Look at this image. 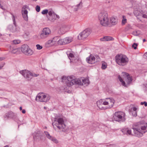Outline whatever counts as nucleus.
I'll return each instance as SVG.
<instances>
[{
	"instance_id": "obj_1",
	"label": "nucleus",
	"mask_w": 147,
	"mask_h": 147,
	"mask_svg": "<svg viewBox=\"0 0 147 147\" xmlns=\"http://www.w3.org/2000/svg\"><path fill=\"white\" fill-rule=\"evenodd\" d=\"M115 101L113 99L106 98L105 100L100 99L97 102L98 107L100 109H105L112 107L114 104Z\"/></svg>"
},
{
	"instance_id": "obj_2",
	"label": "nucleus",
	"mask_w": 147,
	"mask_h": 147,
	"mask_svg": "<svg viewBox=\"0 0 147 147\" xmlns=\"http://www.w3.org/2000/svg\"><path fill=\"white\" fill-rule=\"evenodd\" d=\"M52 123V125L55 129H57L58 131L65 132L66 131V127L64 123V120L62 117L56 118Z\"/></svg>"
},
{
	"instance_id": "obj_3",
	"label": "nucleus",
	"mask_w": 147,
	"mask_h": 147,
	"mask_svg": "<svg viewBox=\"0 0 147 147\" xmlns=\"http://www.w3.org/2000/svg\"><path fill=\"white\" fill-rule=\"evenodd\" d=\"M98 19L100 24L103 26H107L109 25V20L107 12L103 11L100 13L98 16Z\"/></svg>"
},
{
	"instance_id": "obj_4",
	"label": "nucleus",
	"mask_w": 147,
	"mask_h": 147,
	"mask_svg": "<svg viewBox=\"0 0 147 147\" xmlns=\"http://www.w3.org/2000/svg\"><path fill=\"white\" fill-rule=\"evenodd\" d=\"M133 129L135 136L138 137H142L144 133L147 131V124L141 126V130L135 126H133Z\"/></svg>"
},
{
	"instance_id": "obj_5",
	"label": "nucleus",
	"mask_w": 147,
	"mask_h": 147,
	"mask_svg": "<svg viewBox=\"0 0 147 147\" xmlns=\"http://www.w3.org/2000/svg\"><path fill=\"white\" fill-rule=\"evenodd\" d=\"M117 63L120 66H124L127 64L129 61L128 58L125 55H118L115 57Z\"/></svg>"
},
{
	"instance_id": "obj_6",
	"label": "nucleus",
	"mask_w": 147,
	"mask_h": 147,
	"mask_svg": "<svg viewBox=\"0 0 147 147\" xmlns=\"http://www.w3.org/2000/svg\"><path fill=\"white\" fill-rule=\"evenodd\" d=\"M114 120L120 123L125 121L126 120L125 114L121 111L116 112L113 116Z\"/></svg>"
},
{
	"instance_id": "obj_7",
	"label": "nucleus",
	"mask_w": 147,
	"mask_h": 147,
	"mask_svg": "<svg viewBox=\"0 0 147 147\" xmlns=\"http://www.w3.org/2000/svg\"><path fill=\"white\" fill-rule=\"evenodd\" d=\"M122 74L123 75H125V81L126 83L123 80L119 75L118 76V78L120 82L121 83V84L123 86L127 87L131 83L132 79L128 74L125 72H123Z\"/></svg>"
},
{
	"instance_id": "obj_8",
	"label": "nucleus",
	"mask_w": 147,
	"mask_h": 147,
	"mask_svg": "<svg viewBox=\"0 0 147 147\" xmlns=\"http://www.w3.org/2000/svg\"><path fill=\"white\" fill-rule=\"evenodd\" d=\"M71 82L69 85H73L74 84H78L80 85H85L87 86L89 84L88 80L85 79L84 78H82L80 79H75V80H72Z\"/></svg>"
},
{
	"instance_id": "obj_9",
	"label": "nucleus",
	"mask_w": 147,
	"mask_h": 147,
	"mask_svg": "<svg viewBox=\"0 0 147 147\" xmlns=\"http://www.w3.org/2000/svg\"><path fill=\"white\" fill-rule=\"evenodd\" d=\"M50 98V96L47 94L43 93H39L36 96V100L37 101L46 102Z\"/></svg>"
},
{
	"instance_id": "obj_10",
	"label": "nucleus",
	"mask_w": 147,
	"mask_h": 147,
	"mask_svg": "<svg viewBox=\"0 0 147 147\" xmlns=\"http://www.w3.org/2000/svg\"><path fill=\"white\" fill-rule=\"evenodd\" d=\"M86 61L89 63L93 64L100 60V57L97 55H93L91 54L86 58Z\"/></svg>"
},
{
	"instance_id": "obj_11",
	"label": "nucleus",
	"mask_w": 147,
	"mask_h": 147,
	"mask_svg": "<svg viewBox=\"0 0 147 147\" xmlns=\"http://www.w3.org/2000/svg\"><path fill=\"white\" fill-rule=\"evenodd\" d=\"M91 30L89 29H86L80 33L78 36L79 40H83L86 38L90 34Z\"/></svg>"
},
{
	"instance_id": "obj_12",
	"label": "nucleus",
	"mask_w": 147,
	"mask_h": 147,
	"mask_svg": "<svg viewBox=\"0 0 147 147\" xmlns=\"http://www.w3.org/2000/svg\"><path fill=\"white\" fill-rule=\"evenodd\" d=\"M62 81L63 82L65 81V82L66 84V85L68 86H71L72 85H69L70 84L71 82H72V80H75L74 76H68L67 77H66L65 76H63L62 78Z\"/></svg>"
},
{
	"instance_id": "obj_13",
	"label": "nucleus",
	"mask_w": 147,
	"mask_h": 147,
	"mask_svg": "<svg viewBox=\"0 0 147 147\" xmlns=\"http://www.w3.org/2000/svg\"><path fill=\"white\" fill-rule=\"evenodd\" d=\"M51 33V31L48 28H44L40 34L41 38L45 39Z\"/></svg>"
},
{
	"instance_id": "obj_14",
	"label": "nucleus",
	"mask_w": 147,
	"mask_h": 147,
	"mask_svg": "<svg viewBox=\"0 0 147 147\" xmlns=\"http://www.w3.org/2000/svg\"><path fill=\"white\" fill-rule=\"evenodd\" d=\"M20 73L27 80L30 81L31 79V72L29 71L24 70L20 71Z\"/></svg>"
},
{
	"instance_id": "obj_15",
	"label": "nucleus",
	"mask_w": 147,
	"mask_h": 147,
	"mask_svg": "<svg viewBox=\"0 0 147 147\" xmlns=\"http://www.w3.org/2000/svg\"><path fill=\"white\" fill-rule=\"evenodd\" d=\"M71 37H67L63 39H59L57 41L58 44L60 45H64L69 43L72 41Z\"/></svg>"
},
{
	"instance_id": "obj_16",
	"label": "nucleus",
	"mask_w": 147,
	"mask_h": 147,
	"mask_svg": "<svg viewBox=\"0 0 147 147\" xmlns=\"http://www.w3.org/2000/svg\"><path fill=\"white\" fill-rule=\"evenodd\" d=\"M48 14L49 16H48L47 17L48 19L51 21H53L54 20H56L57 18H59V16L55 14L52 10L49 11Z\"/></svg>"
},
{
	"instance_id": "obj_17",
	"label": "nucleus",
	"mask_w": 147,
	"mask_h": 147,
	"mask_svg": "<svg viewBox=\"0 0 147 147\" xmlns=\"http://www.w3.org/2000/svg\"><path fill=\"white\" fill-rule=\"evenodd\" d=\"M17 117V115L11 111L6 113L5 115V117L7 118L12 119H16Z\"/></svg>"
},
{
	"instance_id": "obj_18",
	"label": "nucleus",
	"mask_w": 147,
	"mask_h": 147,
	"mask_svg": "<svg viewBox=\"0 0 147 147\" xmlns=\"http://www.w3.org/2000/svg\"><path fill=\"white\" fill-rule=\"evenodd\" d=\"M44 133L46 137L49 140L56 144L58 143V141L56 138L53 136H51L48 132L45 131L44 132Z\"/></svg>"
},
{
	"instance_id": "obj_19",
	"label": "nucleus",
	"mask_w": 147,
	"mask_h": 147,
	"mask_svg": "<svg viewBox=\"0 0 147 147\" xmlns=\"http://www.w3.org/2000/svg\"><path fill=\"white\" fill-rule=\"evenodd\" d=\"M109 20V25L108 26H109L111 25H115L117 24L118 22V20L117 19L113 17H111L110 18Z\"/></svg>"
},
{
	"instance_id": "obj_20",
	"label": "nucleus",
	"mask_w": 147,
	"mask_h": 147,
	"mask_svg": "<svg viewBox=\"0 0 147 147\" xmlns=\"http://www.w3.org/2000/svg\"><path fill=\"white\" fill-rule=\"evenodd\" d=\"M71 63L72 62L76 64L80 62V60L78 57H74V58L69 59Z\"/></svg>"
},
{
	"instance_id": "obj_21",
	"label": "nucleus",
	"mask_w": 147,
	"mask_h": 147,
	"mask_svg": "<svg viewBox=\"0 0 147 147\" xmlns=\"http://www.w3.org/2000/svg\"><path fill=\"white\" fill-rule=\"evenodd\" d=\"M29 47L27 45L24 44L22 45L21 47V51L24 54H25L27 50H28Z\"/></svg>"
},
{
	"instance_id": "obj_22",
	"label": "nucleus",
	"mask_w": 147,
	"mask_h": 147,
	"mask_svg": "<svg viewBox=\"0 0 147 147\" xmlns=\"http://www.w3.org/2000/svg\"><path fill=\"white\" fill-rule=\"evenodd\" d=\"M113 38L111 36H105L100 39L101 41H108L113 40Z\"/></svg>"
},
{
	"instance_id": "obj_23",
	"label": "nucleus",
	"mask_w": 147,
	"mask_h": 147,
	"mask_svg": "<svg viewBox=\"0 0 147 147\" xmlns=\"http://www.w3.org/2000/svg\"><path fill=\"white\" fill-rule=\"evenodd\" d=\"M33 52L32 50L31 49L28 48V50H27L25 54L27 55H31L33 54Z\"/></svg>"
},
{
	"instance_id": "obj_24",
	"label": "nucleus",
	"mask_w": 147,
	"mask_h": 147,
	"mask_svg": "<svg viewBox=\"0 0 147 147\" xmlns=\"http://www.w3.org/2000/svg\"><path fill=\"white\" fill-rule=\"evenodd\" d=\"M142 11L140 12V11H138L137 9H135L134 12V15L137 17L139 16H140Z\"/></svg>"
},
{
	"instance_id": "obj_25",
	"label": "nucleus",
	"mask_w": 147,
	"mask_h": 147,
	"mask_svg": "<svg viewBox=\"0 0 147 147\" xmlns=\"http://www.w3.org/2000/svg\"><path fill=\"white\" fill-rule=\"evenodd\" d=\"M65 28H64L63 27H61L59 31V33L61 34H64L66 32V31L65 30Z\"/></svg>"
},
{
	"instance_id": "obj_26",
	"label": "nucleus",
	"mask_w": 147,
	"mask_h": 147,
	"mask_svg": "<svg viewBox=\"0 0 147 147\" xmlns=\"http://www.w3.org/2000/svg\"><path fill=\"white\" fill-rule=\"evenodd\" d=\"M122 18L121 24L122 25H123L127 22V20L125 16H123Z\"/></svg>"
},
{
	"instance_id": "obj_27",
	"label": "nucleus",
	"mask_w": 147,
	"mask_h": 147,
	"mask_svg": "<svg viewBox=\"0 0 147 147\" xmlns=\"http://www.w3.org/2000/svg\"><path fill=\"white\" fill-rule=\"evenodd\" d=\"M54 44V43L53 41L52 40H48L46 42V45H47L48 47Z\"/></svg>"
},
{
	"instance_id": "obj_28",
	"label": "nucleus",
	"mask_w": 147,
	"mask_h": 147,
	"mask_svg": "<svg viewBox=\"0 0 147 147\" xmlns=\"http://www.w3.org/2000/svg\"><path fill=\"white\" fill-rule=\"evenodd\" d=\"M10 13L11 14V15L12 16V18L13 21V24L14 25L16 26V23L15 20L16 17L12 13Z\"/></svg>"
},
{
	"instance_id": "obj_29",
	"label": "nucleus",
	"mask_w": 147,
	"mask_h": 147,
	"mask_svg": "<svg viewBox=\"0 0 147 147\" xmlns=\"http://www.w3.org/2000/svg\"><path fill=\"white\" fill-rule=\"evenodd\" d=\"M16 26L14 25V26H11V28L10 29L11 31L12 32H14L17 31V30L16 29Z\"/></svg>"
},
{
	"instance_id": "obj_30",
	"label": "nucleus",
	"mask_w": 147,
	"mask_h": 147,
	"mask_svg": "<svg viewBox=\"0 0 147 147\" xmlns=\"http://www.w3.org/2000/svg\"><path fill=\"white\" fill-rule=\"evenodd\" d=\"M59 37L58 36H57L54 37L52 39L54 43V44L55 43V42L57 41H58V40L59 39Z\"/></svg>"
},
{
	"instance_id": "obj_31",
	"label": "nucleus",
	"mask_w": 147,
	"mask_h": 147,
	"mask_svg": "<svg viewBox=\"0 0 147 147\" xmlns=\"http://www.w3.org/2000/svg\"><path fill=\"white\" fill-rule=\"evenodd\" d=\"M107 64L105 62H103L102 63V69H105L107 67Z\"/></svg>"
},
{
	"instance_id": "obj_32",
	"label": "nucleus",
	"mask_w": 147,
	"mask_h": 147,
	"mask_svg": "<svg viewBox=\"0 0 147 147\" xmlns=\"http://www.w3.org/2000/svg\"><path fill=\"white\" fill-rule=\"evenodd\" d=\"M138 109V106L133 107L131 109V110L132 111H134V112H137V110Z\"/></svg>"
},
{
	"instance_id": "obj_33",
	"label": "nucleus",
	"mask_w": 147,
	"mask_h": 147,
	"mask_svg": "<svg viewBox=\"0 0 147 147\" xmlns=\"http://www.w3.org/2000/svg\"><path fill=\"white\" fill-rule=\"evenodd\" d=\"M49 11L47 9H46L43 10L41 12L42 14L44 15L47 14V13H48Z\"/></svg>"
},
{
	"instance_id": "obj_34",
	"label": "nucleus",
	"mask_w": 147,
	"mask_h": 147,
	"mask_svg": "<svg viewBox=\"0 0 147 147\" xmlns=\"http://www.w3.org/2000/svg\"><path fill=\"white\" fill-rule=\"evenodd\" d=\"M127 128H124L121 130V131L123 133V134H126Z\"/></svg>"
},
{
	"instance_id": "obj_35",
	"label": "nucleus",
	"mask_w": 147,
	"mask_h": 147,
	"mask_svg": "<svg viewBox=\"0 0 147 147\" xmlns=\"http://www.w3.org/2000/svg\"><path fill=\"white\" fill-rule=\"evenodd\" d=\"M22 15L24 20L26 21H27L28 20V15H25L24 14H22Z\"/></svg>"
},
{
	"instance_id": "obj_36",
	"label": "nucleus",
	"mask_w": 147,
	"mask_h": 147,
	"mask_svg": "<svg viewBox=\"0 0 147 147\" xmlns=\"http://www.w3.org/2000/svg\"><path fill=\"white\" fill-rule=\"evenodd\" d=\"M22 14H24L25 15H28V11L26 9H22Z\"/></svg>"
},
{
	"instance_id": "obj_37",
	"label": "nucleus",
	"mask_w": 147,
	"mask_h": 147,
	"mask_svg": "<svg viewBox=\"0 0 147 147\" xmlns=\"http://www.w3.org/2000/svg\"><path fill=\"white\" fill-rule=\"evenodd\" d=\"M138 46V44L136 43H134L132 45V47L134 48V49H137V47Z\"/></svg>"
},
{
	"instance_id": "obj_38",
	"label": "nucleus",
	"mask_w": 147,
	"mask_h": 147,
	"mask_svg": "<svg viewBox=\"0 0 147 147\" xmlns=\"http://www.w3.org/2000/svg\"><path fill=\"white\" fill-rule=\"evenodd\" d=\"M67 55L68 57L69 58V59H70V57L71 58H74V54L71 53H69V54L68 55L67 54Z\"/></svg>"
},
{
	"instance_id": "obj_39",
	"label": "nucleus",
	"mask_w": 147,
	"mask_h": 147,
	"mask_svg": "<svg viewBox=\"0 0 147 147\" xmlns=\"http://www.w3.org/2000/svg\"><path fill=\"white\" fill-rule=\"evenodd\" d=\"M36 47L37 48V49L38 50H40L42 48V46L40 45L39 44L36 45Z\"/></svg>"
},
{
	"instance_id": "obj_40",
	"label": "nucleus",
	"mask_w": 147,
	"mask_h": 147,
	"mask_svg": "<svg viewBox=\"0 0 147 147\" xmlns=\"http://www.w3.org/2000/svg\"><path fill=\"white\" fill-rule=\"evenodd\" d=\"M131 131L130 129H129L127 128V133L126 134L127 135H131Z\"/></svg>"
},
{
	"instance_id": "obj_41",
	"label": "nucleus",
	"mask_w": 147,
	"mask_h": 147,
	"mask_svg": "<svg viewBox=\"0 0 147 147\" xmlns=\"http://www.w3.org/2000/svg\"><path fill=\"white\" fill-rule=\"evenodd\" d=\"M36 9L37 12H39L40 10V6L38 5H37L36 7Z\"/></svg>"
},
{
	"instance_id": "obj_42",
	"label": "nucleus",
	"mask_w": 147,
	"mask_h": 147,
	"mask_svg": "<svg viewBox=\"0 0 147 147\" xmlns=\"http://www.w3.org/2000/svg\"><path fill=\"white\" fill-rule=\"evenodd\" d=\"M38 75V74H35L34 73H32L31 72V79L33 77H37Z\"/></svg>"
},
{
	"instance_id": "obj_43",
	"label": "nucleus",
	"mask_w": 147,
	"mask_h": 147,
	"mask_svg": "<svg viewBox=\"0 0 147 147\" xmlns=\"http://www.w3.org/2000/svg\"><path fill=\"white\" fill-rule=\"evenodd\" d=\"M13 42L14 44H17L19 43L20 42V41L19 40H14Z\"/></svg>"
},
{
	"instance_id": "obj_44",
	"label": "nucleus",
	"mask_w": 147,
	"mask_h": 147,
	"mask_svg": "<svg viewBox=\"0 0 147 147\" xmlns=\"http://www.w3.org/2000/svg\"><path fill=\"white\" fill-rule=\"evenodd\" d=\"M140 16H142L143 18H147V15L146 14H143L142 11Z\"/></svg>"
},
{
	"instance_id": "obj_45",
	"label": "nucleus",
	"mask_w": 147,
	"mask_h": 147,
	"mask_svg": "<svg viewBox=\"0 0 147 147\" xmlns=\"http://www.w3.org/2000/svg\"><path fill=\"white\" fill-rule=\"evenodd\" d=\"M18 51V49H13L11 52L13 53H15Z\"/></svg>"
},
{
	"instance_id": "obj_46",
	"label": "nucleus",
	"mask_w": 147,
	"mask_h": 147,
	"mask_svg": "<svg viewBox=\"0 0 147 147\" xmlns=\"http://www.w3.org/2000/svg\"><path fill=\"white\" fill-rule=\"evenodd\" d=\"M132 115L133 116L136 117L137 115V112L134 111H132Z\"/></svg>"
},
{
	"instance_id": "obj_47",
	"label": "nucleus",
	"mask_w": 147,
	"mask_h": 147,
	"mask_svg": "<svg viewBox=\"0 0 147 147\" xmlns=\"http://www.w3.org/2000/svg\"><path fill=\"white\" fill-rule=\"evenodd\" d=\"M34 140L36 141H37V139H38V140L40 139V136H35L34 137Z\"/></svg>"
},
{
	"instance_id": "obj_48",
	"label": "nucleus",
	"mask_w": 147,
	"mask_h": 147,
	"mask_svg": "<svg viewBox=\"0 0 147 147\" xmlns=\"http://www.w3.org/2000/svg\"><path fill=\"white\" fill-rule=\"evenodd\" d=\"M28 7L27 5H25L23 6V7H22V9H23V10L26 9H26V8H28Z\"/></svg>"
},
{
	"instance_id": "obj_49",
	"label": "nucleus",
	"mask_w": 147,
	"mask_h": 147,
	"mask_svg": "<svg viewBox=\"0 0 147 147\" xmlns=\"http://www.w3.org/2000/svg\"><path fill=\"white\" fill-rule=\"evenodd\" d=\"M131 28V26L129 24H128L126 26V29L127 30H128L129 29H130Z\"/></svg>"
},
{
	"instance_id": "obj_50",
	"label": "nucleus",
	"mask_w": 147,
	"mask_h": 147,
	"mask_svg": "<svg viewBox=\"0 0 147 147\" xmlns=\"http://www.w3.org/2000/svg\"><path fill=\"white\" fill-rule=\"evenodd\" d=\"M133 34L135 36H138V34L137 33V32L136 31H134L133 32Z\"/></svg>"
},
{
	"instance_id": "obj_51",
	"label": "nucleus",
	"mask_w": 147,
	"mask_h": 147,
	"mask_svg": "<svg viewBox=\"0 0 147 147\" xmlns=\"http://www.w3.org/2000/svg\"><path fill=\"white\" fill-rule=\"evenodd\" d=\"M144 56L145 59H147V52L144 54Z\"/></svg>"
},
{
	"instance_id": "obj_52",
	"label": "nucleus",
	"mask_w": 147,
	"mask_h": 147,
	"mask_svg": "<svg viewBox=\"0 0 147 147\" xmlns=\"http://www.w3.org/2000/svg\"><path fill=\"white\" fill-rule=\"evenodd\" d=\"M82 3L81 2H80V3L78 4L76 6L77 7H78L82 5Z\"/></svg>"
},
{
	"instance_id": "obj_53",
	"label": "nucleus",
	"mask_w": 147,
	"mask_h": 147,
	"mask_svg": "<svg viewBox=\"0 0 147 147\" xmlns=\"http://www.w3.org/2000/svg\"><path fill=\"white\" fill-rule=\"evenodd\" d=\"M5 59V58L4 57H0V61L4 60Z\"/></svg>"
},
{
	"instance_id": "obj_54",
	"label": "nucleus",
	"mask_w": 147,
	"mask_h": 147,
	"mask_svg": "<svg viewBox=\"0 0 147 147\" xmlns=\"http://www.w3.org/2000/svg\"><path fill=\"white\" fill-rule=\"evenodd\" d=\"M144 106L145 107H147V102H146V101H144Z\"/></svg>"
},
{
	"instance_id": "obj_55",
	"label": "nucleus",
	"mask_w": 147,
	"mask_h": 147,
	"mask_svg": "<svg viewBox=\"0 0 147 147\" xmlns=\"http://www.w3.org/2000/svg\"><path fill=\"white\" fill-rule=\"evenodd\" d=\"M22 112L24 114L26 113V111L24 109H23L22 110Z\"/></svg>"
},
{
	"instance_id": "obj_56",
	"label": "nucleus",
	"mask_w": 147,
	"mask_h": 147,
	"mask_svg": "<svg viewBox=\"0 0 147 147\" xmlns=\"http://www.w3.org/2000/svg\"><path fill=\"white\" fill-rule=\"evenodd\" d=\"M78 8H75L74 9V11H77L78 10Z\"/></svg>"
},
{
	"instance_id": "obj_57",
	"label": "nucleus",
	"mask_w": 147,
	"mask_h": 147,
	"mask_svg": "<svg viewBox=\"0 0 147 147\" xmlns=\"http://www.w3.org/2000/svg\"><path fill=\"white\" fill-rule=\"evenodd\" d=\"M20 111L22 110V107H20Z\"/></svg>"
},
{
	"instance_id": "obj_58",
	"label": "nucleus",
	"mask_w": 147,
	"mask_h": 147,
	"mask_svg": "<svg viewBox=\"0 0 147 147\" xmlns=\"http://www.w3.org/2000/svg\"><path fill=\"white\" fill-rule=\"evenodd\" d=\"M144 102H142L140 103V104L141 105H143L144 104Z\"/></svg>"
},
{
	"instance_id": "obj_59",
	"label": "nucleus",
	"mask_w": 147,
	"mask_h": 147,
	"mask_svg": "<svg viewBox=\"0 0 147 147\" xmlns=\"http://www.w3.org/2000/svg\"><path fill=\"white\" fill-rule=\"evenodd\" d=\"M146 40L145 39H143V42H145V41H146Z\"/></svg>"
},
{
	"instance_id": "obj_60",
	"label": "nucleus",
	"mask_w": 147,
	"mask_h": 147,
	"mask_svg": "<svg viewBox=\"0 0 147 147\" xmlns=\"http://www.w3.org/2000/svg\"><path fill=\"white\" fill-rule=\"evenodd\" d=\"M1 8L2 9H3V6H1Z\"/></svg>"
},
{
	"instance_id": "obj_61",
	"label": "nucleus",
	"mask_w": 147,
	"mask_h": 147,
	"mask_svg": "<svg viewBox=\"0 0 147 147\" xmlns=\"http://www.w3.org/2000/svg\"><path fill=\"white\" fill-rule=\"evenodd\" d=\"M4 147H8V146H4Z\"/></svg>"
},
{
	"instance_id": "obj_62",
	"label": "nucleus",
	"mask_w": 147,
	"mask_h": 147,
	"mask_svg": "<svg viewBox=\"0 0 147 147\" xmlns=\"http://www.w3.org/2000/svg\"><path fill=\"white\" fill-rule=\"evenodd\" d=\"M2 67H0V69H1L2 67Z\"/></svg>"
},
{
	"instance_id": "obj_63",
	"label": "nucleus",
	"mask_w": 147,
	"mask_h": 147,
	"mask_svg": "<svg viewBox=\"0 0 147 147\" xmlns=\"http://www.w3.org/2000/svg\"><path fill=\"white\" fill-rule=\"evenodd\" d=\"M1 35H2V34L0 33V36H1Z\"/></svg>"
},
{
	"instance_id": "obj_64",
	"label": "nucleus",
	"mask_w": 147,
	"mask_h": 147,
	"mask_svg": "<svg viewBox=\"0 0 147 147\" xmlns=\"http://www.w3.org/2000/svg\"><path fill=\"white\" fill-rule=\"evenodd\" d=\"M146 90H147V87L146 88Z\"/></svg>"
}]
</instances>
